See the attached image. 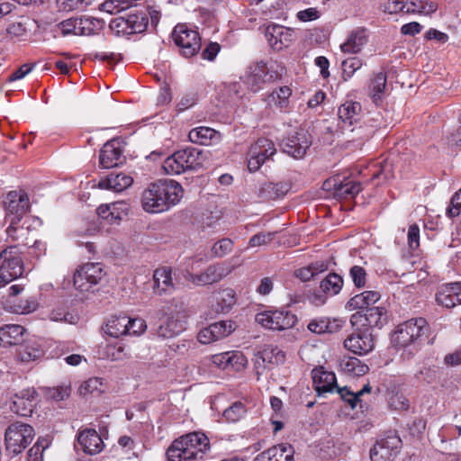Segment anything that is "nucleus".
Listing matches in <instances>:
<instances>
[{
    "label": "nucleus",
    "instance_id": "nucleus-16",
    "mask_svg": "<svg viewBox=\"0 0 461 461\" xmlns=\"http://www.w3.org/2000/svg\"><path fill=\"white\" fill-rule=\"evenodd\" d=\"M181 438L195 461L202 460L210 449V440L203 432L194 431L183 435Z\"/></svg>",
    "mask_w": 461,
    "mask_h": 461
},
{
    "label": "nucleus",
    "instance_id": "nucleus-42",
    "mask_svg": "<svg viewBox=\"0 0 461 461\" xmlns=\"http://www.w3.org/2000/svg\"><path fill=\"white\" fill-rule=\"evenodd\" d=\"M332 181L334 182L335 194L340 197H354L362 190L361 184L356 181H338L337 179H333Z\"/></svg>",
    "mask_w": 461,
    "mask_h": 461
},
{
    "label": "nucleus",
    "instance_id": "nucleus-54",
    "mask_svg": "<svg viewBox=\"0 0 461 461\" xmlns=\"http://www.w3.org/2000/svg\"><path fill=\"white\" fill-rule=\"evenodd\" d=\"M12 311L18 314H26L33 312L37 308V302L32 298H25L24 300L18 299L11 301Z\"/></svg>",
    "mask_w": 461,
    "mask_h": 461
},
{
    "label": "nucleus",
    "instance_id": "nucleus-28",
    "mask_svg": "<svg viewBox=\"0 0 461 461\" xmlns=\"http://www.w3.org/2000/svg\"><path fill=\"white\" fill-rule=\"evenodd\" d=\"M381 294L377 291H364L351 297L346 303V309L348 311L364 310L372 308L371 306L378 302Z\"/></svg>",
    "mask_w": 461,
    "mask_h": 461
},
{
    "label": "nucleus",
    "instance_id": "nucleus-23",
    "mask_svg": "<svg viewBox=\"0 0 461 461\" xmlns=\"http://www.w3.org/2000/svg\"><path fill=\"white\" fill-rule=\"evenodd\" d=\"M26 330L17 324H6L0 328V347L20 346L25 342Z\"/></svg>",
    "mask_w": 461,
    "mask_h": 461
},
{
    "label": "nucleus",
    "instance_id": "nucleus-61",
    "mask_svg": "<svg viewBox=\"0 0 461 461\" xmlns=\"http://www.w3.org/2000/svg\"><path fill=\"white\" fill-rule=\"evenodd\" d=\"M362 67V61L357 57L348 58L342 62L343 75L351 77Z\"/></svg>",
    "mask_w": 461,
    "mask_h": 461
},
{
    "label": "nucleus",
    "instance_id": "nucleus-26",
    "mask_svg": "<svg viewBox=\"0 0 461 461\" xmlns=\"http://www.w3.org/2000/svg\"><path fill=\"white\" fill-rule=\"evenodd\" d=\"M294 32L281 25H271L267 29V37L271 46L276 50L286 48L293 41Z\"/></svg>",
    "mask_w": 461,
    "mask_h": 461
},
{
    "label": "nucleus",
    "instance_id": "nucleus-50",
    "mask_svg": "<svg viewBox=\"0 0 461 461\" xmlns=\"http://www.w3.org/2000/svg\"><path fill=\"white\" fill-rule=\"evenodd\" d=\"M247 413V408L241 402H235L223 411V417L229 422L240 420Z\"/></svg>",
    "mask_w": 461,
    "mask_h": 461
},
{
    "label": "nucleus",
    "instance_id": "nucleus-49",
    "mask_svg": "<svg viewBox=\"0 0 461 461\" xmlns=\"http://www.w3.org/2000/svg\"><path fill=\"white\" fill-rule=\"evenodd\" d=\"M386 86V76L384 73L376 74L370 84L373 100L375 104L382 100L384 90Z\"/></svg>",
    "mask_w": 461,
    "mask_h": 461
},
{
    "label": "nucleus",
    "instance_id": "nucleus-18",
    "mask_svg": "<svg viewBox=\"0 0 461 461\" xmlns=\"http://www.w3.org/2000/svg\"><path fill=\"white\" fill-rule=\"evenodd\" d=\"M212 364L221 369L239 371L246 366L247 359L241 352L227 351L210 357Z\"/></svg>",
    "mask_w": 461,
    "mask_h": 461
},
{
    "label": "nucleus",
    "instance_id": "nucleus-4",
    "mask_svg": "<svg viewBox=\"0 0 461 461\" xmlns=\"http://www.w3.org/2000/svg\"><path fill=\"white\" fill-rule=\"evenodd\" d=\"M33 428L25 423L14 422L8 426L5 434L6 450L13 455L20 454L32 441Z\"/></svg>",
    "mask_w": 461,
    "mask_h": 461
},
{
    "label": "nucleus",
    "instance_id": "nucleus-6",
    "mask_svg": "<svg viewBox=\"0 0 461 461\" xmlns=\"http://www.w3.org/2000/svg\"><path fill=\"white\" fill-rule=\"evenodd\" d=\"M172 38L183 56H194L201 49V38L197 31L185 23L177 24L172 32Z\"/></svg>",
    "mask_w": 461,
    "mask_h": 461
},
{
    "label": "nucleus",
    "instance_id": "nucleus-30",
    "mask_svg": "<svg viewBox=\"0 0 461 461\" xmlns=\"http://www.w3.org/2000/svg\"><path fill=\"white\" fill-rule=\"evenodd\" d=\"M312 380L319 394L332 392L338 387L335 374L332 372L315 369L312 371Z\"/></svg>",
    "mask_w": 461,
    "mask_h": 461
},
{
    "label": "nucleus",
    "instance_id": "nucleus-46",
    "mask_svg": "<svg viewBox=\"0 0 461 461\" xmlns=\"http://www.w3.org/2000/svg\"><path fill=\"white\" fill-rule=\"evenodd\" d=\"M291 189V185L286 182L266 183L263 185L261 191L266 194V197L269 199H276L285 195Z\"/></svg>",
    "mask_w": 461,
    "mask_h": 461
},
{
    "label": "nucleus",
    "instance_id": "nucleus-38",
    "mask_svg": "<svg viewBox=\"0 0 461 461\" xmlns=\"http://www.w3.org/2000/svg\"><path fill=\"white\" fill-rule=\"evenodd\" d=\"M292 95V89L284 86L278 89L274 90L267 97V102L270 106L280 109L281 111L288 108L290 104V96Z\"/></svg>",
    "mask_w": 461,
    "mask_h": 461
},
{
    "label": "nucleus",
    "instance_id": "nucleus-35",
    "mask_svg": "<svg viewBox=\"0 0 461 461\" xmlns=\"http://www.w3.org/2000/svg\"><path fill=\"white\" fill-rule=\"evenodd\" d=\"M167 461H195L181 437L175 439L167 450Z\"/></svg>",
    "mask_w": 461,
    "mask_h": 461
},
{
    "label": "nucleus",
    "instance_id": "nucleus-63",
    "mask_svg": "<svg viewBox=\"0 0 461 461\" xmlns=\"http://www.w3.org/2000/svg\"><path fill=\"white\" fill-rule=\"evenodd\" d=\"M275 237V232H259L253 235L249 242V247H259L269 244Z\"/></svg>",
    "mask_w": 461,
    "mask_h": 461
},
{
    "label": "nucleus",
    "instance_id": "nucleus-7",
    "mask_svg": "<svg viewBox=\"0 0 461 461\" xmlns=\"http://www.w3.org/2000/svg\"><path fill=\"white\" fill-rule=\"evenodd\" d=\"M276 153L275 143L267 138H259L254 142L248 152V168L256 172Z\"/></svg>",
    "mask_w": 461,
    "mask_h": 461
},
{
    "label": "nucleus",
    "instance_id": "nucleus-51",
    "mask_svg": "<svg viewBox=\"0 0 461 461\" xmlns=\"http://www.w3.org/2000/svg\"><path fill=\"white\" fill-rule=\"evenodd\" d=\"M105 390V384H104V380L99 377H92L88 380L85 381L80 386L81 394H93L97 393L100 394Z\"/></svg>",
    "mask_w": 461,
    "mask_h": 461
},
{
    "label": "nucleus",
    "instance_id": "nucleus-11",
    "mask_svg": "<svg viewBox=\"0 0 461 461\" xmlns=\"http://www.w3.org/2000/svg\"><path fill=\"white\" fill-rule=\"evenodd\" d=\"M6 219L13 224H18L30 208V202L27 194L24 192L11 191L4 201Z\"/></svg>",
    "mask_w": 461,
    "mask_h": 461
},
{
    "label": "nucleus",
    "instance_id": "nucleus-36",
    "mask_svg": "<svg viewBox=\"0 0 461 461\" xmlns=\"http://www.w3.org/2000/svg\"><path fill=\"white\" fill-rule=\"evenodd\" d=\"M104 21L92 16L78 17L77 34L89 36L98 33L103 30Z\"/></svg>",
    "mask_w": 461,
    "mask_h": 461
},
{
    "label": "nucleus",
    "instance_id": "nucleus-59",
    "mask_svg": "<svg viewBox=\"0 0 461 461\" xmlns=\"http://www.w3.org/2000/svg\"><path fill=\"white\" fill-rule=\"evenodd\" d=\"M233 249V241L230 239L224 238L216 242L212 252L215 257L221 258L230 253Z\"/></svg>",
    "mask_w": 461,
    "mask_h": 461
},
{
    "label": "nucleus",
    "instance_id": "nucleus-62",
    "mask_svg": "<svg viewBox=\"0 0 461 461\" xmlns=\"http://www.w3.org/2000/svg\"><path fill=\"white\" fill-rule=\"evenodd\" d=\"M47 447L46 442L38 440L28 451V461H43V452Z\"/></svg>",
    "mask_w": 461,
    "mask_h": 461
},
{
    "label": "nucleus",
    "instance_id": "nucleus-2",
    "mask_svg": "<svg viewBox=\"0 0 461 461\" xmlns=\"http://www.w3.org/2000/svg\"><path fill=\"white\" fill-rule=\"evenodd\" d=\"M204 160L202 150L186 148L167 158L163 162V168L168 175H179L187 170H197L203 167Z\"/></svg>",
    "mask_w": 461,
    "mask_h": 461
},
{
    "label": "nucleus",
    "instance_id": "nucleus-53",
    "mask_svg": "<svg viewBox=\"0 0 461 461\" xmlns=\"http://www.w3.org/2000/svg\"><path fill=\"white\" fill-rule=\"evenodd\" d=\"M126 355L124 346L121 342L107 344L104 349V357L112 361L122 360Z\"/></svg>",
    "mask_w": 461,
    "mask_h": 461
},
{
    "label": "nucleus",
    "instance_id": "nucleus-27",
    "mask_svg": "<svg viewBox=\"0 0 461 461\" xmlns=\"http://www.w3.org/2000/svg\"><path fill=\"white\" fill-rule=\"evenodd\" d=\"M154 293L158 295L170 294L175 291V285L172 280V269L170 267H160L154 271Z\"/></svg>",
    "mask_w": 461,
    "mask_h": 461
},
{
    "label": "nucleus",
    "instance_id": "nucleus-31",
    "mask_svg": "<svg viewBox=\"0 0 461 461\" xmlns=\"http://www.w3.org/2000/svg\"><path fill=\"white\" fill-rule=\"evenodd\" d=\"M254 461H293L291 446L281 444L258 455Z\"/></svg>",
    "mask_w": 461,
    "mask_h": 461
},
{
    "label": "nucleus",
    "instance_id": "nucleus-21",
    "mask_svg": "<svg viewBox=\"0 0 461 461\" xmlns=\"http://www.w3.org/2000/svg\"><path fill=\"white\" fill-rule=\"evenodd\" d=\"M185 319L180 312H175L165 318L157 330V333L163 339L172 338L185 330Z\"/></svg>",
    "mask_w": 461,
    "mask_h": 461
},
{
    "label": "nucleus",
    "instance_id": "nucleus-56",
    "mask_svg": "<svg viewBox=\"0 0 461 461\" xmlns=\"http://www.w3.org/2000/svg\"><path fill=\"white\" fill-rule=\"evenodd\" d=\"M129 206L125 202L120 201L110 203V223L118 222L123 216L128 214Z\"/></svg>",
    "mask_w": 461,
    "mask_h": 461
},
{
    "label": "nucleus",
    "instance_id": "nucleus-1",
    "mask_svg": "<svg viewBox=\"0 0 461 461\" xmlns=\"http://www.w3.org/2000/svg\"><path fill=\"white\" fill-rule=\"evenodd\" d=\"M184 195V189L175 180H158L150 183L141 194V207L146 212L159 213L176 205Z\"/></svg>",
    "mask_w": 461,
    "mask_h": 461
},
{
    "label": "nucleus",
    "instance_id": "nucleus-5",
    "mask_svg": "<svg viewBox=\"0 0 461 461\" xmlns=\"http://www.w3.org/2000/svg\"><path fill=\"white\" fill-rule=\"evenodd\" d=\"M428 330V323L423 318H412L399 325L393 337L398 347L405 348L415 343Z\"/></svg>",
    "mask_w": 461,
    "mask_h": 461
},
{
    "label": "nucleus",
    "instance_id": "nucleus-41",
    "mask_svg": "<svg viewBox=\"0 0 461 461\" xmlns=\"http://www.w3.org/2000/svg\"><path fill=\"white\" fill-rule=\"evenodd\" d=\"M341 370L349 375L361 376L366 375L369 367L357 357H346L340 361Z\"/></svg>",
    "mask_w": 461,
    "mask_h": 461
},
{
    "label": "nucleus",
    "instance_id": "nucleus-25",
    "mask_svg": "<svg viewBox=\"0 0 461 461\" xmlns=\"http://www.w3.org/2000/svg\"><path fill=\"white\" fill-rule=\"evenodd\" d=\"M285 353L276 346H266L256 356L255 366L257 368H270L285 361Z\"/></svg>",
    "mask_w": 461,
    "mask_h": 461
},
{
    "label": "nucleus",
    "instance_id": "nucleus-33",
    "mask_svg": "<svg viewBox=\"0 0 461 461\" xmlns=\"http://www.w3.org/2000/svg\"><path fill=\"white\" fill-rule=\"evenodd\" d=\"M42 355L43 351L38 343L32 340H25L19 346L16 357L18 361L27 364L39 359Z\"/></svg>",
    "mask_w": 461,
    "mask_h": 461
},
{
    "label": "nucleus",
    "instance_id": "nucleus-13",
    "mask_svg": "<svg viewBox=\"0 0 461 461\" xmlns=\"http://www.w3.org/2000/svg\"><path fill=\"white\" fill-rule=\"evenodd\" d=\"M344 347L356 355H366L374 349V337L368 330H357L344 340Z\"/></svg>",
    "mask_w": 461,
    "mask_h": 461
},
{
    "label": "nucleus",
    "instance_id": "nucleus-39",
    "mask_svg": "<svg viewBox=\"0 0 461 461\" xmlns=\"http://www.w3.org/2000/svg\"><path fill=\"white\" fill-rule=\"evenodd\" d=\"M129 323L130 320L128 316H112L106 323L105 332L114 338L127 335V331H129L127 325H129Z\"/></svg>",
    "mask_w": 461,
    "mask_h": 461
},
{
    "label": "nucleus",
    "instance_id": "nucleus-47",
    "mask_svg": "<svg viewBox=\"0 0 461 461\" xmlns=\"http://www.w3.org/2000/svg\"><path fill=\"white\" fill-rule=\"evenodd\" d=\"M6 233L8 238L12 241H17L15 246H18L20 249V246H27L28 245V235L29 230L27 228L23 226H17V224H13L12 221H10V225L6 229Z\"/></svg>",
    "mask_w": 461,
    "mask_h": 461
},
{
    "label": "nucleus",
    "instance_id": "nucleus-55",
    "mask_svg": "<svg viewBox=\"0 0 461 461\" xmlns=\"http://www.w3.org/2000/svg\"><path fill=\"white\" fill-rule=\"evenodd\" d=\"M58 8L63 12L82 10L88 6L90 0H56Z\"/></svg>",
    "mask_w": 461,
    "mask_h": 461
},
{
    "label": "nucleus",
    "instance_id": "nucleus-44",
    "mask_svg": "<svg viewBox=\"0 0 461 461\" xmlns=\"http://www.w3.org/2000/svg\"><path fill=\"white\" fill-rule=\"evenodd\" d=\"M188 138L191 142L210 145L212 140L217 138V131L209 127H197L189 131Z\"/></svg>",
    "mask_w": 461,
    "mask_h": 461
},
{
    "label": "nucleus",
    "instance_id": "nucleus-45",
    "mask_svg": "<svg viewBox=\"0 0 461 461\" xmlns=\"http://www.w3.org/2000/svg\"><path fill=\"white\" fill-rule=\"evenodd\" d=\"M438 5L434 2L427 0H411L406 3V10L404 14H418L422 15H429L436 12Z\"/></svg>",
    "mask_w": 461,
    "mask_h": 461
},
{
    "label": "nucleus",
    "instance_id": "nucleus-20",
    "mask_svg": "<svg viewBox=\"0 0 461 461\" xmlns=\"http://www.w3.org/2000/svg\"><path fill=\"white\" fill-rule=\"evenodd\" d=\"M116 27L122 31L130 30L129 33H140L146 31L149 18L144 11L129 14L126 18L120 17L115 20Z\"/></svg>",
    "mask_w": 461,
    "mask_h": 461
},
{
    "label": "nucleus",
    "instance_id": "nucleus-15",
    "mask_svg": "<svg viewBox=\"0 0 461 461\" xmlns=\"http://www.w3.org/2000/svg\"><path fill=\"white\" fill-rule=\"evenodd\" d=\"M38 393L34 388L23 389L16 393L11 403V410L17 415L27 417L32 413Z\"/></svg>",
    "mask_w": 461,
    "mask_h": 461
},
{
    "label": "nucleus",
    "instance_id": "nucleus-37",
    "mask_svg": "<svg viewBox=\"0 0 461 461\" xmlns=\"http://www.w3.org/2000/svg\"><path fill=\"white\" fill-rule=\"evenodd\" d=\"M250 69L251 71L248 77V83L250 85L251 89L254 92H257L271 77H268L267 64L263 61L257 63L254 67H251Z\"/></svg>",
    "mask_w": 461,
    "mask_h": 461
},
{
    "label": "nucleus",
    "instance_id": "nucleus-43",
    "mask_svg": "<svg viewBox=\"0 0 461 461\" xmlns=\"http://www.w3.org/2000/svg\"><path fill=\"white\" fill-rule=\"evenodd\" d=\"M343 278L336 273L329 274L320 284V289L326 295L333 296L338 294L343 286Z\"/></svg>",
    "mask_w": 461,
    "mask_h": 461
},
{
    "label": "nucleus",
    "instance_id": "nucleus-52",
    "mask_svg": "<svg viewBox=\"0 0 461 461\" xmlns=\"http://www.w3.org/2000/svg\"><path fill=\"white\" fill-rule=\"evenodd\" d=\"M216 340L229 336L234 330V323L230 321H221L210 325Z\"/></svg>",
    "mask_w": 461,
    "mask_h": 461
},
{
    "label": "nucleus",
    "instance_id": "nucleus-3",
    "mask_svg": "<svg viewBox=\"0 0 461 461\" xmlns=\"http://www.w3.org/2000/svg\"><path fill=\"white\" fill-rule=\"evenodd\" d=\"M23 262L18 246H8L0 253V285H6L22 276Z\"/></svg>",
    "mask_w": 461,
    "mask_h": 461
},
{
    "label": "nucleus",
    "instance_id": "nucleus-9",
    "mask_svg": "<svg viewBox=\"0 0 461 461\" xmlns=\"http://www.w3.org/2000/svg\"><path fill=\"white\" fill-rule=\"evenodd\" d=\"M312 145V137L303 129H297L285 138L281 143L282 150L294 158H303Z\"/></svg>",
    "mask_w": 461,
    "mask_h": 461
},
{
    "label": "nucleus",
    "instance_id": "nucleus-19",
    "mask_svg": "<svg viewBox=\"0 0 461 461\" xmlns=\"http://www.w3.org/2000/svg\"><path fill=\"white\" fill-rule=\"evenodd\" d=\"M438 305L447 309L461 304V284L451 283L441 285L435 295Z\"/></svg>",
    "mask_w": 461,
    "mask_h": 461
},
{
    "label": "nucleus",
    "instance_id": "nucleus-17",
    "mask_svg": "<svg viewBox=\"0 0 461 461\" xmlns=\"http://www.w3.org/2000/svg\"><path fill=\"white\" fill-rule=\"evenodd\" d=\"M99 161L104 168H112L122 164L124 157L122 156L121 142L118 140L106 142L100 151Z\"/></svg>",
    "mask_w": 461,
    "mask_h": 461
},
{
    "label": "nucleus",
    "instance_id": "nucleus-29",
    "mask_svg": "<svg viewBox=\"0 0 461 461\" xmlns=\"http://www.w3.org/2000/svg\"><path fill=\"white\" fill-rule=\"evenodd\" d=\"M132 183V177L125 173H111L106 178L100 180L98 186L102 189L120 193L130 187Z\"/></svg>",
    "mask_w": 461,
    "mask_h": 461
},
{
    "label": "nucleus",
    "instance_id": "nucleus-58",
    "mask_svg": "<svg viewBox=\"0 0 461 461\" xmlns=\"http://www.w3.org/2000/svg\"><path fill=\"white\" fill-rule=\"evenodd\" d=\"M366 272L360 266H353L349 269V276L357 288H364L366 283Z\"/></svg>",
    "mask_w": 461,
    "mask_h": 461
},
{
    "label": "nucleus",
    "instance_id": "nucleus-12",
    "mask_svg": "<svg viewBox=\"0 0 461 461\" xmlns=\"http://www.w3.org/2000/svg\"><path fill=\"white\" fill-rule=\"evenodd\" d=\"M230 273V268L221 263L209 266L200 274L188 273L186 278L194 285L203 286L218 283Z\"/></svg>",
    "mask_w": 461,
    "mask_h": 461
},
{
    "label": "nucleus",
    "instance_id": "nucleus-24",
    "mask_svg": "<svg viewBox=\"0 0 461 461\" xmlns=\"http://www.w3.org/2000/svg\"><path fill=\"white\" fill-rule=\"evenodd\" d=\"M77 441L83 451L89 455L100 453L104 446L103 438L94 429L82 430L78 434Z\"/></svg>",
    "mask_w": 461,
    "mask_h": 461
},
{
    "label": "nucleus",
    "instance_id": "nucleus-10",
    "mask_svg": "<svg viewBox=\"0 0 461 461\" xmlns=\"http://www.w3.org/2000/svg\"><path fill=\"white\" fill-rule=\"evenodd\" d=\"M103 266L100 263H86L74 274V285L82 292L88 291L97 285L104 276Z\"/></svg>",
    "mask_w": 461,
    "mask_h": 461
},
{
    "label": "nucleus",
    "instance_id": "nucleus-64",
    "mask_svg": "<svg viewBox=\"0 0 461 461\" xmlns=\"http://www.w3.org/2000/svg\"><path fill=\"white\" fill-rule=\"evenodd\" d=\"M461 213V188L456 192L450 201V206L447 208V214L449 217H456Z\"/></svg>",
    "mask_w": 461,
    "mask_h": 461
},
{
    "label": "nucleus",
    "instance_id": "nucleus-57",
    "mask_svg": "<svg viewBox=\"0 0 461 461\" xmlns=\"http://www.w3.org/2000/svg\"><path fill=\"white\" fill-rule=\"evenodd\" d=\"M50 319L53 321H63L74 324L77 321V316L66 311L64 307H58L51 311Z\"/></svg>",
    "mask_w": 461,
    "mask_h": 461
},
{
    "label": "nucleus",
    "instance_id": "nucleus-32",
    "mask_svg": "<svg viewBox=\"0 0 461 461\" xmlns=\"http://www.w3.org/2000/svg\"><path fill=\"white\" fill-rule=\"evenodd\" d=\"M371 386L366 384L363 388L357 392L349 390L347 386L339 388L337 387V392L340 395V398L347 402L352 409L359 406L361 409L364 408L363 402H365V395L371 393Z\"/></svg>",
    "mask_w": 461,
    "mask_h": 461
},
{
    "label": "nucleus",
    "instance_id": "nucleus-34",
    "mask_svg": "<svg viewBox=\"0 0 461 461\" xmlns=\"http://www.w3.org/2000/svg\"><path fill=\"white\" fill-rule=\"evenodd\" d=\"M360 112L361 104L359 103L347 101L339 107L338 115L344 124L351 126L359 119Z\"/></svg>",
    "mask_w": 461,
    "mask_h": 461
},
{
    "label": "nucleus",
    "instance_id": "nucleus-8",
    "mask_svg": "<svg viewBox=\"0 0 461 461\" xmlns=\"http://www.w3.org/2000/svg\"><path fill=\"white\" fill-rule=\"evenodd\" d=\"M255 320L262 327L274 330L290 329L294 327L297 321V318L294 314L287 311L279 310L258 312Z\"/></svg>",
    "mask_w": 461,
    "mask_h": 461
},
{
    "label": "nucleus",
    "instance_id": "nucleus-40",
    "mask_svg": "<svg viewBox=\"0 0 461 461\" xmlns=\"http://www.w3.org/2000/svg\"><path fill=\"white\" fill-rule=\"evenodd\" d=\"M213 300L212 307L216 312H227L235 303V293L230 288L223 289L214 295Z\"/></svg>",
    "mask_w": 461,
    "mask_h": 461
},
{
    "label": "nucleus",
    "instance_id": "nucleus-14",
    "mask_svg": "<svg viewBox=\"0 0 461 461\" xmlns=\"http://www.w3.org/2000/svg\"><path fill=\"white\" fill-rule=\"evenodd\" d=\"M400 445L401 439L396 436L377 441L370 450L371 461H393Z\"/></svg>",
    "mask_w": 461,
    "mask_h": 461
},
{
    "label": "nucleus",
    "instance_id": "nucleus-48",
    "mask_svg": "<svg viewBox=\"0 0 461 461\" xmlns=\"http://www.w3.org/2000/svg\"><path fill=\"white\" fill-rule=\"evenodd\" d=\"M366 325L381 328L386 322V311L382 307H373L365 313Z\"/></svg>",
    "mask_w": 461,
    "mask_h": 461
},
{
    "label": "nucleus",
    "instance_id": "nucleus-60",
    "mask_svg": "<svg viewBox=\"0 0 461 461\" xmlns=\"http://www.w3.org/2000/svg\"><path fill=\"white\" fill-rule=\"evenodd\" d=\"M101 8L109 14H115L126 10L130 6L125 0H106L101 5Z\"/></svg>",
    "mask_w": 461,
    "mask_h": 461
},
{
    "label": "nucleus",
    "instance_id": "nucleus-22",
    "mask_svg": "<svg viewBox=\"0 0 461 461\" xmlns=\"http://www.w3.org/2000/svg\"><path fill=\"white\" fill-rule=\"evenodd\" d=\"M368 40L367 30L364 27H357L349 32L347 41L341 44V51L348 54L359 53L368 42Z\"/></svg>",
    "mask_w": 461,
    "mask_h": 461
}]
</instances>
